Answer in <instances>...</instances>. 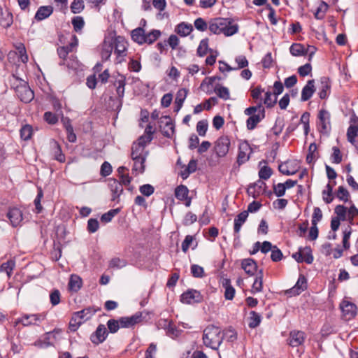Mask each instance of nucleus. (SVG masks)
Listing matches in <instances>:
<instances>
[{"label": "nucleus", "mask_w": 358, "mask_h": 358, "mask_svg": "<svg viewBox=\"0 0 358 358\" xmlns=\"http://www.w3.org/2000/svg\"><path fill=\"white\" fill-rule=\"evenodd\" d=\"M208 29L214 34L229 37L238 33L239 26L231 18L215 17L208 21Z\"/></svg>", "instance_id": "obj_1"}, {"label": "nucleus", "mask_w": 358, "mask_h": 358, "mask_svg": "<svg viewBox=\"0 0 358 358\" xmlns=\"http://www.w3.org/2000/svg\"><path fill=\"white\" fill-rule=\"evenodd\" d=\"M223 339L224 334L220 327L209 325L204 329L202 340L206 347L214 350H218Z\"/></svg>", "instance_id": "obj_2"}, {"label": "nucleus", "mask_w": 358, "mask_h": 358, "mask_svg": "<svg viewBox=\"0 0 358 358\" xmlns=\"http://www.w3.org/2000/svg\"><path fill=\"white\" fill-rule=\"evenodd\" d=\"M231 145L230 139L227 136L219 137L214 143V152L218 157H225Z\"/></svg>", "instance_id": "obj_3"}, {"label": "nucleus", "mask_w": 358, "mask_h": 358, "mask_svg": "<svg viewBox=\"0 0 358 358\" xmlns=\"http://www.w3.org/2000/svg\"><path fill=\"white\" fill-rule=\"evenodd\" d=\"M331 115L325 109H321L318 113L317 128L320 133L328 134L331 130Z\"/></svg>", "instance_id": "obj_4"}, {"label": "nucleus", "mask_w": 358, "mask_h": 358, "mask_svg": "<svg viewBox=\"0 0 358 358\" xmlns=\"http://www.w3.org/2000/svg\"><path fill=\"white\" fill-rule=\"evenodd\" d=\"M45 320V315L43 314H31L24 315L19 318L15 323H21L23 326L27 327L30 325H38L43 320Z\"/></svg>", "instance_id": "obj_5"}, {"label": "nucleus", "mask_w": 358, "mask_h": 358, "mask_svg": "<svg viewBox=\"0 0 358 358\" xmlns=\"http://www.w3.org/2000/svg\"><path fill=\"white\" fill-rule=\"evenodd\" d=\"M143 312H137L129 317H121L120 324L122 328H131L134 327L136 324L141 323L144 317L143 316Z\"/></svg>", "instance_id": "obj_6"}, {"label": "nucleus", "mask_w": 358, "mask_h": 358, "mask_svg": "<svg viewBox=\"0 0 358 358\" xmlns=\"http://www.w3.org/2000/svg\"><path fill=\"white\" fill-rule=\"evenodd\" d=\"M340 308L342 312V316L345 320H351L357 314L356 306L348 301H343L340 304Z\"/></svg>", "instance_id": "obj_7"}, {"label": "nucleus", "mask_w": 358, "mask_h": 358, "mask_svg": "<svg viewBox=\"0 0 358 358\" xmlns=\"http://www.w3.org/2000/svg\"><path fill=\"white\" fill-rule=\"evenodd\" d=\"M292 257L297 262H306L311 264L313 262V257L312 255V250L310 247H305L300 248L299 252L292 255Z\"/></svg>", "instance_id": "obj_8"}, {"label": "nucleus", "mask_w": 358, "mask_h": 358, "mask_svg": "<svg viewBox=\"0 0 358 358\" xmlns=\"http://www.w3.org/2000/svg\"><path fill=\"white\" fill-rule=\"evenodd\" d=\"M252 149L248 142L245 141L240 143L237 157V163L238 165H241L248 161Z\"/></svg>", "instance_id": "obj_9"}, {"label": "nucleus", "mask_w": 358, "mask_h": 358, "mask_svg": "<svg viewBox=\"0 0 358 358\" xmlns=\"http://www.w3.org/2000/svg\"><path fill=\"white\" fill-rule=\"evenodd\" d=\"M15 93L17 97L24 103H29L34 97V92L27 85V83L23 86H20Z\"/></svg>", "instance_id": "obj_10"}, {"label": "nucleus", "mask_w": 358, "mask_h": 358, "mask_svg": "<svg viewBox=\"0 0 358 358\" xmlns=\"http://www.w3.org/2000/svg\"><path fill=\"white\" fill-rule=\"evenodd\" d=\"M201 296L200 292L194 289L188 290L187 292L183 293L181 295L180 299L183 303L187 304L198 303L201 301Z\"/></svg>", "instance_id": "obj_11"}, {"label": "nucleus", "mask_w": 358, "mask_h": 358, "mask_svg": "<svg viewBox=\"0 0 358 358\" xmlns=\"http://www.w3.org/2000/svg\"><path fill=\"white\" fill-rule=\"evenodd\" d=\"M159 127L164 136L171 137L174 133V126L169 116L161 119Z\"/></svg>", "instance_id": "obj_12"}, {"label": "nucleus", "mask_w": 358, "mask_h": 358, "mask_svg": "<svg viewBox=\"0 0 358 358\" xmlns=\"http://www.w3.org/2000/svg\"><path fill=\"white\" fill-rule=\"evenodd\" d=\"M358 120H355L347 131V137L350 142L358 150Z\"/></svg>", "instance_id": "obj_13"}, {"label": "nucleus", "mask_w": 358, "mask_h": 358, "mask_svg": "<svg viewBox=\"0 0 358 358\" xmlns=\"http://www.w3.org/2000/svg\"><path fill=\"white\" fill-rule=\"evenodd\" d=\"M108 334L105 325L99 324L95 332L91 336L90 339L93 343L99 344L106 340Z\"/></svg>", "instance_id": "obj_14"}, {"label": "nucleus", "mask_w": 358, "mask_h": 358, "mask_svg": "<svg viewBox=\"0 0 358 358\" xmlns=\"http://www.w3.org/2000/svg\"><path fill=\"white\" fill-rule=\"evenodd\" d=\"M331 90V82L329 78L322 77L320 80L318 95L321 99L327 98Z\"/></svg>", "instance_id": "obj_15"}, {"label": "nucleus", "mask_w": 358, "mask_h": 358, "mask_svg": "<svg viewBox=\"0 0 358 358\" xmlns=\"http://www.w3.org/2000/svg\"><path fill=\"white\" fill-rule=\"evenodd\" d=\"M241 268L248 275H254L257 270V264L256 262L251 258H246L241 260Z\"/></svg>", "instance_id": "obj_16"}, {"label": "nucleus", "mask_w": 358, "mask_h": 358, "mask_svg": "<svg viewBox=\"0 0 358 358\" xmlns=\"http://www.w3.org/2000/svg\"><path fill=\"white\" fill-rule=\"evenodd\" d=\"M7 217L10 220L13 227H17L22 221V213L17 208H10L8 213Z\"/></svg>", "instance_id": "obj_17"}, {"label": "nucleus", "mask_w": 358, "mask_h": 358, "mask_svg": "<svg viewBox=\"0 0 358 358\" xmlns=\"http://www.w3.org/2000/svg\"><path fill=\"white\" fill-rule=\"evenodd\" d=\"M78 45V38L76 36H73V41L71 42L69 45L59 47L57 49V53L60 59H63V62H66L68 59V55L72 52L73 48Z\"/></svg>", "instance_id": "obj_18"}, {"label": "nucleus", "mask_w": 358, "mask_h": 358, "mask_svg": "<svg viewBox=\"0 0 358 358\" xmlns=\"http://www.w3.org/2000/svg\"><path fill=\"white\" fill-rule=\"evenodd\" d=\"M315 92V80H309L301 91V99L302 101H306L310 99Z\"/></svg>", "instance_id": "obj_19"}, {"label": "nucleus", "mask_w": 358, "mask_h": 358, "mask_svg": "<svg viewBox=\"0 0 358 358\" xmlns=\"http://www.w3.org/2000/svg\"><path fill=\"white\" fill-rule=\"evenodd\" d=\"M222 287L224 289V298L226 300H232L234 297L236 290L231 285V280L229 278H222L221 281Z\"/></svg>", "instance_id": "obj_20"}, {"label": "nucleus", "mask_w": 358, "mask_h": 358, "mask_svg": "<svg viewBox=\"0 0 358 358\" xmlns=\"http://www.w3.org/2000/svg\"><path fill=\"white\" fill-rule=\"evenodd\" d=\"M16 49L17 52L10 51L8 53V59H10L16 55H18L19 59L24 64L27 63L28 62V55L27 54L24 45L23 44H20L18 46H17Z\"/></svg>", "instance_id": "obj_21"}, {"label": "nucleus", "mask_w": 358, "mask_h": 358, "mask_svg": "<svg viewBox=\"0 0 358 358\" xmlns=\"http://www.w3.org/2000/svg\"><path fill=\"white\" fill-rule=\"evenodd\" d=\"M248 217V211H243L235 218L234 230L237 238H238V234L241 231V227L246 221Z\"/></svg>", "instance_id": "obj_22"}, {"label": "nucleus", "mask_w": 358, "mask_h": 358, "mask_svg": "<svg viewBox=\"0 0 358 358\" xmlns=\"http://www.w3.org/2000/svg\"><path fill=\"white\" fill-rule=\"evenodd\" d=\"M127 51V42L122 37L118 36L115 39V53L118 57H123L125 55Z\"/></svg>", "instance_id": "obj_23"}, {"label": "nucleus", "mask_w": 358, "mask_h": 358, "mask_svg": "<svg viewBox=\"0 0 358 358\" xmlns=\"http://www.w3.org/2000/svg\"><path fill=\"white\" fill-rule=\"evenodd\" d=\"M306 279L303 275H300L296 285L289 290V293L293 295H299L306 288Z\"/></svg>", "instance_id": "obj_24"}, {"label": "nucleus", "mask_w": 358, "mask_h": 358, "mask_svg": "<svg viewBox=\"0 0 358 358\" xmlns=\"http://www.w3.org/2000/svg\"><path fill=\"white\" fill-rule=\"evenodd\" d=\"M145 30L143 27H138L131 31V36L132 40L138 44L145 43Z\"/></svg>", "instance_id": "obj_25"}, {"label": "nucleus", "mask_w": 358, "mask_h": 358, "mask_svg": "<svg viewBox=\"0 0 358 358\" xmlns=\"http://www.w3.org/2000/svg\"><path fill=\"white\" fill-rule=\"evenodd\" d=\"M108 185L113 192V200H115L122 193V185L115 179H110Z\"/></svg>", "instance_id": "obj_26"}, {"label": "nucleus", "mask_w": 358, "mask_h": 358, "mask_svg": "<svg viewBox=\"0 0 358 358\" xmlns=\"http://www.w3.org/2000/svg\"><path fill=\"white\" fill-rule=\"evenodd\" d=\"M53 12V8L51 6H41L36 15L35 18L38 21H41L48 17Z\"/></svg>", "instance_id": "obj_27"}, {"label": "nucleus", "mask_w": 358, "mask_h": 358, "mask_svg": "<svg viewBox=\"0 0 358 358\" xmlns=\"http://www.w3.org/2000/svg\"><path fill=\"white\" fill-rule=\"evenodd\" d=\"M304 341V333L303 331H292L289 336V345L292 347L300 345Z\"/></svg>", "instance_id": "obj_28"}, {"label": "nucleus", "mask_w": 358, "mask_h": 358, "mask_svg": "<svg viewBox=\"0 0 358 358\" xmlns=\"http://www.w3.org/2000/svg\"><path fill=\"white\" fill-rule=\"evenodd\" d=\"M125 85V78L122 75H119L114 83V85L116 87L117 94L120 99H122L124 96Z\"/></svg>", "instance_id": "obj_29"}, {"label": "nucleus", "mask_w": 358, "mask_h": 358, "mask_svg": "<svg viewBox=\"0 0 358 358\" xmlns=\"http://www.w3.org/2000/svg\"><path fill=\"white\" fill-rule=\"evenodd\" d=\"M113 48V45L110 41H104L101 52L102 60L106 61L110 57Z\"/></svg>", "instance_id": "obj_30"}, {"label": "nucleus", "mask_w": 358, "mask_h": 358, "mask_svg": "<svg viewBox=\"0 0 358 358\" xmlns=\"http://www.w3.org/2000/svg\"><path fill=\"white\" fill-rule=\"evenodd\" d=\"M148 152L145 148H143L142 145H139L134 143L131 148V159H136L138 157H147Z\"/></svg>", "instance_id": "obj_31"}, {"label": "nucleus", "mask_w": 358, "mask_h": 358, "mask_svg": "<svg viewBox=\"0 0 358 358\" xmlns=\"http://www.w3.org/2000/svg\"><path fill=\"white\" fill-rule=\"evenodd\" d=\"M82 287V279L78 275H71L69 282V288L71 291L78 292Z\"/></svg>", "instance_id": "obj_32"}, {"label": "nucleus", "mask_w": 358, "mask_h": 358, "mask_svg": "<svg viewBox=\"0 0 358 358\" xmlns=\"http://www.w3.org/2000/svg\"><path fill=\"white\" fill-rule=\"evenodd\" d=\"M193 30V27L191 24L182 22L179 24L176 28V31L180 36L185 37L188 36Z\"/></svg>", "instance_id": "obj_33"}, {"label": "nucleus", "mask_w": 358, "mask_h": 358, "mask_svg": "<svg viewBox=\"0 0 358 358\" xmlns=\"http://www.w3.org/2000/svg\"><path fill=\"white\" fill-rule=\"evenodd\" d=\"M264 113H261L259 112L256 115H253L250 116L247 120V128L249 130H252L255 128L257 124L261 121V120L264 117Z\"/></svg>", "instance_id": "obj_34"}, {"label": "nucleus", "mask_w": 358, "mask_h": 358, "mask_svg": "<svg viewBox=\"0 0 358 358\" xmlns=\"http://www.w3.org/2000/svg\"><path fill=\"white\" fill-rule=\"evenodd\" d=\"M214 92L217 96L224 100H228L230 98L229 90L227 87H224L220 84L215 85Z\"/></svg>", "instance_id": "obj_35"}, {"label": "nucleus", "mask_w": 358, "mask_h": 358, "mask_svg": "<svg viewBox=\"0 0 358 358\" xmlns=\"http://www.w3.org/2000/svg\"><path fill=\"white\" fill-rule=\"evenodd\" d=\"M60 65H66L69 69L78 70L80 68V63L77 59L76 57L71 55H70L66 62L59 63Z\"/></svg>", "instance_id": "obj_36"}, {"label": "nucleus", "mask_w": 358, "mask_h": 358, "mask_svg": "<svg viewBox=\"0 0 358 358\" xmlns=\"http://www.w3.org/2000/svg\"><path fill=\"white\" fill-rule=\"evenodd\" d=\"M188 193L189 190L187 187L182 185L177 187L175 190L176 197L180 201L187 200L188 199Z\"/></svg>", "instance_id": "obj_37"}, {"label": "nucleus", "mask_w": 358, "mask_h": 358, "mask_svg": "<svg viewBox=\"0 0 358 358\" xmlns=\"http://www.w3.org/2000/svg\"><path fill=\"white\" fill-rule=\"evenodd\" d=\"M262 321V316L255 311L250 313L248 326L250 328L254 329L258 327Z\"/></svg>", "instance_id": "obj_38"}, {"label": "nucleus", "mask_w": 358, "mask_h": 358, "mask_svg": "<svg viewBox=\"0 0 358 358\" xmlns=\"http://www.w3.org/2000/svg\"><path fill=\"white\" fill-rule=\"evenodd\" d=\"M15 266L14 260L10 259L6 262L3 263L0 266V272H5L8 278L12 275L13 271Z\"/></svg>", "instance_id": "obj_39"}, {"label": "nucleus", "mask_w": 358, "mask_h": 358, "mask_svg": "<svg viewBox=\"0 0 358 358\" xmlns=\"http://www.w3.org/2000/svg\"><path fill=\"white\" fill-rule=\"evenodd\" d=\"M289 51L295 57L306 55L305 46L300 43H293L289 48Z\"/></svg>", "instance_id": "obj_40"}, {"label": "nucleus", "mask_w": 358, "mask_h": 358, "mask_svg": "<svg viewBox=\"0 0 358 358\" xmlns=\"http://www.w3.org/2000/svg\"><path fill=\"white\" fill-rule=\"evenodd\" d=\"M51 146L52 150H54L55 159L59 162H64L65 156L62 152L60 145L56 141H53L52 143Z\"/></svg>", "instance_id": "obj_41"}, {"label": "nucleus", "mask_w": 358, "mask_h": 358, "mask_svg": "<svg viewBox=\"0 0 358 358\" xmlns=\"http://www.w3.org/2000/svg\"><path fill=\"white\" fill-rule=\"evenodd\" d=\"M161 36V31L158 29H152L145 34V43L152 44L156 41Z\"/></svg>", "instance_id": "obj_42"}, {"label": "nucleus", "mask_w": 358, "mask_h": 358, "mask_svg": "<svg viewBox=\"0 0 358 358\" xmlns=\"http://www.w3.org/2000/svg\"><path fill=\"white\" fill-rule=\"evenodd\" d=\"M147 157H138L134 161L133 171H136L138 173H142L145 170V162Z\"/></svg>", "instance_id": "obj_43"}, {"label": "nucleus", "mask_w": 358, "mask_h": 358, "mask_svg": "<svg viewBox=\"0 0 358 358\" xmlns=\"http://www.w3.org/2000/svg\"><path fill=\"white\" fill-rule=\"evenodd\" d=\"M263 287V273L262 271H259V274L256 277L253 285L252 286V292H260Z\"/></svg>", "instance_id": "obj_44"}, {"label": "nucleus", "mask_w": 358, "mask_h": 358, "mask_svg": "<svg viewBox=\"0 0 358 358\" xmlns=\"http://www.w3.org/2000/svg\"><path fill=\"white\" fill-rule=\"evenodd\" d=\"M197 162L195 159H192L189 161L187 168L181 173V176L182 178H187L189 175L192 173H194L196 170Z\"/></svg>", "instance_id": "obj_45"}, {"label": "nucleus", "mask_w": 358, "mask_h": 358, "mask_svg": "<svg viewBox=\"0 0 358 358\" xmlns=\"http://www.w3.org/2000/svg\"><path fill=\"white\" fill-rule=\"evenodd\" d=\"M187 93L188 91L185 88L180 89L177 92L175 104L178 105V108H182Z\"/></svg>", "instance_id": "obj_46"}, {"label": "nucleus", "mask_w": 358, "mask_h": 358, "mask_svg": "<svg viewBox=\"0 0 358 358\" xmlns=\"http://www.w3.org/2000/svg\"><path fill=\"white\" fill-rule=\"evenodd\" d=\"M96 312V310L93 308H87L80 311L76 312L79 316L83 320V321L88 320L90 319Z\"/></svg>", "instance_id": "obj_47"}, {"label": "nucleus", "mask_w": 358, "mask_h": 358, "mask_svg": "<svg viewBox=\"0 0 358 358\" xmlns=\"http://www.w3.org/2000/svg\"><path fill=\"white\" fill-rule=\"evenodd\" d=\"M208 51V38L202 39L200 41L199 45L197 48V50H196L197 55L199 57H203L204 55H206L207 54Z\"/></svg>", "instance_id": "obj_48"}, {"label": "nucleus", "mask_w": 358, "mask_h": 358, "mask_svg": "<svg viewBox=\"0 0 358 358\" xmlns=\"http://www.w3.org/2000/svg\"><path fill=\"white\" fill-rule=\"evenodd\" d=\"M77 314L74 313L70 321V328L72 331H76L85 321Z\"/></svg>", "instance_id": "obj_49"}, {"label": "nucleus", "mask_w": 358, "mask_h": 358, "mask_svg": "<svg viewBox=\"0 0 358 358\" xmlns=\"http://www.w3.org/2000/svg\"><path fill=\"white\" fill-rule=\"evenodd\" d=\"M107 326H108V330H109V331L110 333H112V334L116 333L120 329V328H122L121 327V324H120V319H119V320H114V319L109 320L107 322Z\"/></svg>", "instance_id": "obj_50"}, {"label": "nucleus", "mask_w": 358, "mask_h": 358, "mask_svg": "<svg viewBox=\"0 0 358 358\" xmlns=\"http://www.w3.org/2000/svg\"><path fill=\"white\" fill-rule=\"evenodd\" d=\"M85 8L84 1L83 0H73L71 5V10L73 13H80Z\"/></svg>", "instance_id": "obj_51"}, {"label": "nucleus", "mask_w": 358, "mask_h": 358, "mask_svg": "<svg viewBox=\"0 0 358 358\" xmlns=\"http://www.w3.org/2000/svg\"><path fill=\"white\" fill-rule=\"evenodd\" d=\"M335 213L337 215L339 220L345 221L347 220V208L343 205H338L335 208Z\"/></svg>", "instance_id": "obj_52"}, {"label": "nucleus", "mask_w": 358, "mask_h": 358, "mask_svg": "<svg viewBox=\"0 0 358 358\" xmlns=\"http://www.w3.org/2000/svg\"><path fill=\"white\" fill-rule=\"evenodd\" d=\"M119 212V208L110 210L109 211L101 215V220L106 223L109 222Z\"/></svg>", "instance_id": "obj_53"}, {"label": "nucleus", "mask_w": 358, "mask_h": 358, "mask_svg": "<svg viewBox=\"0 0 358 358\" xmlns=\"http://www.w3.org/2000/svg\"><path fill=\"white\" fill-rule=\"evenodd\" d=\"M257 112H259L261 113H264V109L262 106V101L259 103V104L256 106H252L246 108L245 110V114L249 116H252L253 115H256Z\"/></svg>", "instance_id": "obj_54"}, {"label": "nucleus", "mask_w": 358, "mask_h": 358, "mask_svg": "<svg viewBox=\"0 0 358 358\" xmlns=\"http://www.w3.org/2000/svg\"><path fill=\"white\" fill-rule=\"evenodd\" d=\"M276 101L277 96L274 93H271V92H266L264 100V103L265 105L268 107H271L275 103Z\"/></svg>", "instance_id": "obj_55"}, {"label": "nucleus", "mask_w": 358, "mask_h": 358, "mask_svg": "<svg viewBox=\"0 0 358 358\" xmlns=\"http://www.w3.org/2000/svg\"><path fill=\"white\" fill-rule=\"evenodd\" d=\"M194 25L195 28L200 31H205L208 28V22H206L201 17L196 18L194 20Z\"/></svg>", "instance_id": "obj_56"}, {"label": "nucleus", "mask_w": 358, "mask_h": 358, "mask_svg": "<svg viewBox=\"0 0 358 358\" xmlns=\"http://www.w3.org/2000/svg\"><path fill=\"white\" fill-rule=\"evenodd\" d=\"M336 196L338 199H339L341 201H348V199L350 197V194L348 191L343 186H340L338 188V191L336 192Z\"/></svg>", "instance_id": "obj_57"}, {"label": "nucleus", "mask_w": 358, "mask_h": 358, "mask_svg": "<svg viewBox=\"0 0 358 358\" xmlns=\"http://www.w3.org/2000/svg\"><path fill=\"white\" fill-rule=\"evenodd\" d=\"M10 83L15 92H17V90L20 89V86H23L26 82L13 75L10 78Z\"/></svg>", "instance_id": "obj_58"}, {"label": "nucleus", "mask_w": 358, "mask_h": 358, "mask_svg": "<svg viewBox=\"0 0 358 358\" xmlns=\"http://www.w3.org/2000/svg\"><path fill=\"white\" fill-rule=\"evenodd\" d=\"M72 24L73 29L76 32L81 31L83 28L85 22L84 20L81 16H76L72 19Z\"/></svg>", "instance_id": "obj_59"}, {"label": "nucleus", "mask_w": 358, "mask_h": 358, "mask_svg": "<svg viewBox=\"0 0 358 358\" xmlns=\"http://www.w3.org/2000/svg\"><path fill=\"white\" fill-rule=\"evenodd\" d=\"M191 273L194 278H203L205 275L203 268L197 264L191 266Z\"/></svg>", "instance_id": "obj_60"}, {"label": "nucleus", "mask_w": 358, "mask_h": 358, "mask_svg": "<svg viewBox=\"0 0 358 358\" xmlns=\"http://www.w3.org/2000/svg\"><path fill=\"white\" fill-rule=\"evenodd\" d=\"M326 187H327V189H324L322 192L323 200L327 203H330L333 201V196H332L333 187L329 184H327Z\"/></svg>", "instance_id": "obj_61"}, {"label": "nucleus", "mask_w": 358, "mask_h": 358, "mask_svg": "<svg viewBox=\"0 0 358 358\" xmlns=\"http://www.w3.org/2000/svg\"><path fill=\"white\" fill-rule=\"evenodd\" d=\"M208 129V122L206 120H200L196 124V131L201 136H204Z\"/></svg>", "instance_id": "obj_62"}, {"label": "nucleus", "mask_w": 358, "mask_h": 358, "mask_svg": "<svg viewBox=\"0 0 358 358\" xmlns=\"http://www.w3.org/2000/svg\"><path fill=\"white\" fill-rule=\"evenodd\" d=\"M357 217H358V209L354 205H352L348 210L347 220H348L351 224H353L354 219Z\"/></svg>", "instance_id": "obj_63"}, {"label": "nucleus", "mask_w": 358, "mask_h": 358, "mask_svg": "<svg viewBox=\"0 0 358 358\" xmlns=\"http://www.w3.org/2000/svg\"><path fill=\"white\" fill-rule=\"evenodd\" d=\"M216 79H220L219 78L216 77V76H213V77H208V78H206L201 83V86L200 87L203 90H206L208 92L209 91V87L213 85V83L215 82V80Z\"/></svg>", "instance_id": "obj_64"}]
</instances>
